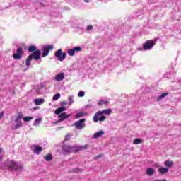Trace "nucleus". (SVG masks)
I'll return each instance as SVG.
<instances>
[{"mask_svg":"<svg viewBox=\"0 0 181 181\" xmlns=\"http://www.w3.org/2000/svg\"><path fill=\"white\" fill-rule=\"evenodd\" d=\"M62 105H67V102L66 101L62 102Z\"/></svg>","mask_w":181,"mask_h":181,"instance_id":"ea45409f","label":"nucleus"},{"mask_svg":"<svg viewBox=\"0 0 181 181\" xmlns=\"http://www.w3.org/2000/svg\"><path fill=\"white\" fill-rule=\"evenodd\" d=\"M23 117V115H22V112H19L18 113V116L16 118V119H17V121H21V119H22V117Z\"/></svg>","mask_w":181,"mask_h":181,"instance_id":"c756f323","label":"nucleus"},{"mask_svg":"<svg viewBox=\"0 0 181 181\" xmlns=\"http://www.w3.org/2000/svg\"><path fill=\"white\" fill-rule=\"evenodd\" d=\"M4 118V112H0V119H2Z\"/></svg>","mask_w":181,"mask_h":181,"instance_id":"58836bf2","label":"nucleus"},{"mask_svg":"<svg viewBox=\"0 0 181 181\" xmlns=\"http://www.w3.org/2000/svg\"><path fill=\"white\" fill-rule=\"evenodd\" d=\"M40 122H42V118H37L35 120L33 125L35 127H39L40 125Z\"/></svg>","mask_w":181,"mask_h":181,"instance_id":"aec40b11","label":"nucleus"},{"mask_svg":"<svg viewBox=\"0 0 181 181\" xmlns=\"http://www.w3.org/2000/svg\"><path fill=\"white\" fill-rule=\"evenodd\" d=\"M23 124L21 120L15 119V122L12 124L11 128L13 129H18V128H21Z\"/></svg>","mask_w":181,"mask_h":181,"instance_id":"1a4fd4ad","label":"nucleus"},{"mask_svg":"<svg viewBox=\"0 0 181 181\" xmlns=\"http://www.w3.org/2000/svg\"><path fill=\"white\" fill-rule=\"evenodd\" d=\"M67 53L69 56H74V54H76V52H74V49H69Z\"/></svg>","mask_w":181,"mask_h":181,"instance_id":"c85d7f7f","label":"nucleus"},{"mask_svg":"<svg viewBox=\"0 0 181 181\" xmlns=\"http://www.w3.org/2000/svg\"><path fill=\"white\" fill-rule=\"evenodd\" d=\"M64 152H73V146L66 145L63 147Z\"/></svg>","mask_w":181,"mask_h":181,"instance_id":"a211bd4d","label":"nucleus"},{"mask_svg":"<svg viewBox=\"0 0 181 181\" xmlns=\"http://www.w3.org/2000/svg\"><path fill=\"white\" fill-rule=\"evenodd\" d=\"M84 95H85V93H84V91L83 90L79 91V93H78V97H84Z\"/></svg>","mask_w":181,"mask_h":181,"instance_id":"c9c22d12","label":"nucleus"},{"mask_svg":"<svg viewBox=\"0 0 181 181\" xmlns=\"http://www.w3.org/2000/svg\"><path fill=\"white\" fill-rule=\"evenodd\" d=\"M64 78V73H60L54 77L56 81H62Z\"/></svg>","mask_w":181,"mask_h":181,"instance_id":"dca6fc26","label":"nucleus"},{"mask_svg":"<svg viewBox=\"0 0 181 181\" xmlns=\"http://www.w3.org/2000/svg\"><path fill=\"white\" fill-rule=\"evenodd\" d=\"M90 148V145L86 144L83 146H79V151H86V149H88Z\"/></svg>","mask_w":181,"mask_h":181,"instance_id":"393cba45","label":"nucleus"},{"mask_svg":"<svg viewBox=\"0 0 181 181\" xmlns=\"http://www.w3.org/2000/svg\"><path fill=\"white\" fill-rule=\"evenodd\" d=\"M60 97H61L60 93H57V94H55V95L53 96L52 100H53L54 101H57V100H58L59 98H60Z\"/></svg>","mask_w":181,"mask_h":181,"instance_id":"bb28decb","label":"nucleus"},{"mask_svg":"<svg viewBox=\"0 0 181 181\" xmlns=\"http://www.w3.org/2000/svg\"><path fill=\"white\" fill-rule=\"evenodd\" d=\"M166 95H168V93H162L157 98L156 101H160L163 98H165Z\"/></svg>","mask_w":181,"mask_h":181,"instance_id":"5701e85b","label":"nucleus"},{"mask_svg":"<svg viewBox=\"0 0 181 181\" xmlns=\"http://www.w3.org/2000/svg\"><path fill=\"white\" fill-rule=\"evenodd\" d=\"M137 50H139V51H142V50H144V48L142 49V48H137Z\"/></svg>","mask_w":181,"mask_h":181,"instance_id":"37998d69","label":"nucleus"},{"mask_svg":"<svg viewBox=\"0 0 181 181\" xmlns=\"http://www.w3.org/2000/svg\"><path fill=\"white\" fill-rule=\"evenodd\" d=\"M155 166L157 167V168H160V165L158 164V163H156L155 164Z\"/></svg>","mask_w":181,"mask_h":181,"instance_id":"79ce46f5","label":"nucleus"},{"mask_svg":"<svg viewBox=\"0 0 181 181\" xmlns=\"http://www.w3.org/2000/svg\"><path fill=\"white\" fill-rule=\"evenodd\" d=\"M68 100L69 101V105H71L74 103V100H73V96H69L68 98Z\"/></svg>","mask_w":181,"mask_h":181,"instance_id":"473e14b6","label":"nucleus"},{"mask_svg":"<svg viewBox=\"0 0 181 181\" xmlns=\"http://www.w3.org/2000/svg\"><path fill=\"white\" fill-rule=\"evenodd\" d=\"M112 112V110L111 109H105L102 111H98L95 113L93 121V122H98V121H100V122H103V121H105L107 119V117L104 115H110ZM100 115H103L100 116Z\"/></svg>","mask_w":181,"mask_h":181,"instance_id":"f257e3e1","label":"nucleus"},{"mask_svg":"<svg viewBox=\"0 0 181 181\" xmlns=\"http://www.w3.org/2000/svg\"><path fill=\"white\" fill-rule=\"evenodd\" d=\"M74 52L76 53V52H81L83 49L81 47H76L73 48Z\"/></svg>","mask_w":181,"mask_h":181,"instance_id":"2f4dec72","label":"nucleus"},{"mask_svg":"<svg viewBox=\"0 0 181 181\" xmlns=\"http://www.w3.org/2000/svg\"><path fill=\"white\" fill-rule=\"evenodd\" d=\"M72 172H74V173H80V172H83V169L78 168H74V169L72 170Z\"/></svg>","mask_w":181,"mask_h":181,"instance_id":"cd10ccee","label":"nucleus"},{"mask_svg":"<svg viewBox=\"0 0 181 181\" xmlns=\"http://www.w3.org/2000/svg\"><path fill=\"white\" fill-rule=\"evenodd\" d=\"M143 143H144V140H142L141 139H135L133 141L134 145H139V144H143Z\"/></svg>","mask_w":181,"mask_h":181,"instance_id":"412c9836","label":"nucleus"},{"mask_svg":"<svg viewBox=\"0 0 181 181\" xmlns=\"http://www.w3.org/2000/svg\"><path fill=\"white\" fill-rule=\"evenodd\" d=\"M72 152H75V153L80 152V146H78V145L72 146Z\"/></svg>","mask_w":181,"mask_h":181,"instance_id":"4be33fe9","label":"nucleus"},{"mask_svg":"<svg viewBox=\"0 0 181 181\" xmlns=\"http://www.w3.org/2000/svg\"><path fill=\"white\" fill-rule=\"evenodd\" d=\"M62 119H60L59 120H57L54 124H59V122H62Z\"/></svg>","mask_w":181,"mask_h":181,"instance_id":"a19ab883","label":"nucleus"},{"mask_svg":"<svg viewBox=\"0 0 181 181\" xmlns=\"http://www.w3.org/2000/svg\"><path fill=\"white\" fill-rule=\"evenodd\" d=\"M71 137V136L70 134H67L66 136H65V141H70Z\"/></svg>","mask_w":181,"mask_h":181,"instance_id":"4c0bfd02","label":"nucleus"},{"mask_svg":"<svg viewBox=\"0 0 181 181\" xmlns=\"http://www.w3.org/2000/svg\"><path fill=\"white\" fill-rule=\"evenodd\" d=\"M73 127H75L76 129H83V128H86V119H81L80 120L76 121L73 124Z\"/></svg>","mask_w":181,"mask_h":181,"instance_id":"20e7f679","label":"nucleus"},{"mask_svg":"<svg viewBox=\"0 0 181 181\" xmlns=\"http://www.w3.org/2000/svg\"><path fill=\"white\" fill-rule=\"evenodd\" d=\"M55 57L57 58V59L59 62H63L64 59H66V52L63 53V51L62 49H58L55 54H54Z\"/></svg>","mask_w":181,"mask_h":181,"instance_id":"39448f33","label":"nucleus"},{"mask_svg":"<svg viewBox=\"0 0 181 181\" xmlns=\"http://www.w3.org/2000/svg\"><path fill=\"white\" fill-rule=\"evenodd\" d=\"M174 165L175 163H173V161L170 160H166L164 162V166H165V168H168V169L169 168H173Z\"/></svg>","mask_w":181,"mask_h":181,"instance_id":"4468645a","label":"nucleus"},{"mask_svg":"<svg viewBox=\"0 0 181 181\" xmlns=\"http://www.w3.org/2000/svg\"><path fill=\"white\" fill-rule=\"evenodd\" d=\"M104 134H105V132H104V131H99L93 134V139H98V138H101V136H103V135H104Z\"/></svg>","mask_w":181,"mask_h":181,"instance_id":"2eb2a0df","label":"nucleus"},{"mask_svg":"<svg viewBox=\"0 0 181 181\" xmlns=\"http://www.w3.org/2000/svg\"><path fill=\"white\" fill-rule=\"evenodd\" d=\"M153 46H155V42L152 40H147L144 45H143V49L144 50H151Z\"/></svg>","mask_w":181,"mask_h":181,"instance_id":"423d86ee","label":"nucleus"},{"mask_svg":"<svg viewBox=\"0 0 181 181\" xmlns=\"http://www.w3.org/2000/svg\"><path fill=\"white\" fill-rule=\"evenodd\" d=\"M23 54V49L22 48H18L17 52L13 54V58L15 60H21L22 59V54Z\"/></svg>","mask_w":181,"mask_h":181,"instance_id":"0eeeda50","label":"nucleus"},{"mask_svg":"<svg viewBox=\"0 0 181 181\" xmlns=\"http://www.w3.org/2000/svg\"><path fill=\"white\" fill-rule=\"evenodd\" d=\"M36 50V47L35 46H30L28 48L29 52H35Z\"/></svg>","mask_w":181,"mask_h":181,"instance_id":"72a5a7b5","label":"nucleus"},{"mask_svg":"<svg viewBox=\"0 0 181 181\" xmlns=\"http://www.w3.org/2000/svg\"><path fill=\"white\" fill-rule=\"evenodd\" d=\"M44 159L47 160V162H50L53 159V156L52 154H48L47 156H45Z\"/></svg>","mask_w":181,"mask_h":181,"instance_id":"b1692460","label":"nucleus"},{"mask_svg":"<svg viewBox=\"0 0 181 181\" xmlns=\"http://www.w3.org/2000/svg\"><path fill=\"white\" fill-rule=\"evenodd\" d=\"M50 50H53V45H46L43 46V53L42 57H46L49 54Z\"/></svg>","mask_w":181,"mask_h":181,"instance_id":"6e6552de","label":"nucleus"},{"mask_svg":"<svg viewBox=\"0 0 181 181\" xmlns=\"http://www.w3.org/2000/svg\"><path fill=\"white\" fill-rule=\"evenodd\" d=\"M158 173L161 175H166L169 172V168L167 167H161L158 170Z\"/></svg>","mask_w":181,"mask_h":181,"instance_id":"f8f14e48","label":"nucleus"},{"mask_svg":"<svg viewBox=\"0 0 181 181\" xmlns=\"http://www.w3.org/2000/svg\"><path fill=\"white\" fill-rule=\"evenodd\" d=\"M6 166L11 172H21L24 169L23 164L13 160H8Z\"/></svg>","mask_w":181,"mask_h":181,"instance_id":"f03ea898","label":"nucleus"},{"mask_svg":"<svg viewBox=\"0 0 181 181\" xmlns=\"http://www.w3.org/2000/svg\"><path fill=\"white\" fill-rule=\"evenodd\" d=\"M64 111H66V107H61L56 109L54 114H56V115H60V114H62V112H64Z\"/></svg>","mask_w":181,"mask_h":181,"instance_id":"f3484780","label":"nucleus"},{"mask_svg":"<svg viewBox=\"0 0 181 181\" xmlns=\"http://www.w3.org/2000/svg\"><path fill=\"white\" fill-rule=\"evenodd\" d=\"M156 170L153 168H148L146 170V176H153L155 175Z\"/></svg>","mask_w":181,"mask_h":181,"instance_id":"9b49d317","label":"nucleus"},{"mask_svg":"<svg viewBox=\"0 0 181 181\" xmlns=\"http://www.w3.org/2000/svg\"><path fill=\"white\" fill-rule=\"evenodd\" d=\"M71 117V114H67L66 112H62L58 115L59 119H61V121H64L65 119H67V118H69Z\"/></svg>","mask_w":181,"mask_h":181,"instance_id":"9d476101","label":"nucleus"},{"mask_svg":"<svg viewBox=\"0 0 181 181\" xmlns=\"http://www.w3.org/2000/svg\"><path fill=\"white\" fill-rule=\"evenodd\" d=\"M84 115H87V113H85L84 112H81L76 115L75 118H81V117H84Z\"/></svg>","mask_w":181,"mask_h":181,"instance_id":"a878e982","label":"nucleus"},{"mask_svg":"<svg viewBox=\"0 0 181 181\" xmlns=\"http://www.w3.org/2000/svg\"><path fill=\"white\" fill-rule=\"evenodd\" d=\"M109 103H110V102H108V101L100 100L98 103V105H103V104H109Z\"/></svg>","mask_w":181,"mask_h":181,"instance_id":"f704fd0d","label":"nucleus"},{"mask_svg":"<svg viewBox=\"0 0 181 181\" xmlns=\"http://www.w3.org/2000/svg\"><path fill=\"white\" fill-rule=\"evenodd\" d=\"M87 107H91V105H88L86 106V107L87 108Z\"/></svg>","mask_w":181,"mask_h":181,"instance_id":"a18cd8bd","label":"nucleus"},{"mask_svg":"<svg viewBox=\"0 0 181 181\" xmlns=\"http://www.w3.org/2000/svg\"><path fill=\"white\" fill-rule=\"evenodd\" d=\"M41 57H42V52H40V50L35 51L33 53V54L28 56L25 63L26 66H30V62H32L33 59L37 61V60H40Z\"/></svg>","mask_w":181,"mask_h":181,"instance_id":"7ed1b4c3","label":"nucleus"},{"mask_svg":"<svg viewBox=\"0 0 181 181\" xmlns=\"http://www.w3.org/2000/svg\"><path fill=\"white\" fill-rule=\"evenodd\" d=\"M84 2L88 3V2H90V0H85Z\"/></svg>","mask_w":181,"mask_h":181,"instance_id":"c03bdc74","label":"nucleus"},{"mask_svg":"<svg viewBox=\"0 0 181 181\" xmlns=\"http://www.w3.org/2000/svg\"><path fill=\"white\" fill-rule=\"evenodd\" d=\"M43 151V148L40 146H34V149L33 150V152L34 153H37V155H39L40 152Z\"/></svg>","mask_w":181,"mask_h":181,"instance_id":"ddd939ff","label":"nucleus"},{"mask_svg":"<svg viewBox=\"0 0 181 181\" xmlns=\"http://www.w3.org/2000/svg\"><path fill=\"white\" fill-rule=\"evenodd\" d=\"M31 119H33V117H23V121L25 122H28L29 121H31Z\"/></svg>","mask_w":181,"mask_h":181,"instance_id":"7c9ffc66","label":"nucleus"},{"mask_svg":"<svg viewBox=\"0 0 181 181\" xmlns=\"http://www.w3.org/2000/svg\"><path fill=\"white\" fill-rule=\"evenodd\" d=\"M93 25H88L87 28H86V30L88 31H90V30H93Z\"/></svg>","mask_w":181,"mask_h":181,"instance_id":"e433bc0d","label":"nucleus"},{"mask_svg":"<svg viewBox=\"0 0 181 181\" xmlns=\"http://www.w3.org/2000/svg\"><path fill=\"white\" fill-rule=\"evenodd\" d=\"M45 103L44 98H37L35 100L34 103L35 105H42Z\"/></svg>","mask_w":181,"mask_h":181,"instance_id":"6ab92c4d","label":"nucleus"}]
</instances>
